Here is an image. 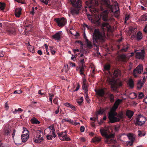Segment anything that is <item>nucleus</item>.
Wrapping results in <instances>:
<instances>
[{
  "label": "nucleus",
  "mask_w": 147,
  "mask_h": 147,
  "mask_svg": "<svg viewBox=\"0 0 147 147\" xmlns=\"http://www.w3.org/2000/svg\"><path fill=\"white\" fill-rule=\"evenodd\" d=\"M122 101V99H117L115 101L111 109L110 112L108 113V118L110 122L113 123L120 121V119L116 117L117 113L115 111L118 106Z\"/></svg>",
  "instance_id": "obj_1"
},
{
  "label": "nucleus",
  "mask_w": 147,
  "mask_h": 147,
  "mask_svg": "<svg viewBox=\"0 0 147 147\" xmlns=\"http://www.w3.org/2000/svg\"><path fill=\"white\" fill-rule=\"evenodd\" d=\"M86 6L85 7L86 13L87 16L88 17L89 20L92 19L90 17L91 15L90 14L86 13L87 11V9L86 8H88L90 11L92 13H96L98 11V9L96 8V7L98 5V2L96 0H89L87 1L86 2Z\"/></svg>",
  "instance_id": "obj_2"
},
{
  "label": "nucleus",
  "mask_w": 147,
  "mask_h": 147,
  "mask_svg": "<svg viewBox=\"0 0 147 147\" xmlns=\"http://www.w3.org/2000/svg\"><path fill=\"white\" fill-rule=\"evenodd\" d=\"M102 2L104 5L109 9L110 12H114V15L115 17L118 18L120 14L119 11V9L118 6V4L116 1H114L115 4L114 6L115 10L113 9L112 6L110 5V1L109 0H102Z\"/></svg>",
  "instance_id": "obj_3"
},
{
  "label": "nucleus",
  "mask_w": 147,
  "mask_h": 147,
  "mask_svg": "<svg viewBox=\"0 0 147 147\" xmlns=\"http://www.w3.org/2000/svg\"><path fill=\"white\" fill-rule=\"evenodd\" d=\"M104 37L100 33L98 29H95L93 34V41L94 44L99 42H103Z\"/></svg>",
  "instance_id": "obj_4"
},
{
  "label": "nucleus",
  "mask_w": 147,
  "mask_h": 147,
  "mask_svg": "<svg viewBox=\"0 0 147 147\" xmlns=\"http://www.w3.org/2000/svg\"><path fill=\"white\" fill-rule=\"evenodd\" d=\"M107 80L109 81V84L111 85V88L113 90H116L117 88L122 85L121 82H118L117 81H115L113 78L111 79L108 78Z\"/></svg>",
  "instance_id": "obj_5"
},
{
  "label": "nucleus",
  "mask_w": 147,
  "mask_h": 147,
  "mask_svg": "<svg viewBox=\"0 0 147 147\" xmlns=\"http://www.w3.org/2000/svg\"><path fill=\"white\" fill-rule=\"evenodd\" d=\"M109 127H105L104 128H101L100 130V131L101 135L106 138H110V137H113L114 135L111 134L109 131Z\"/></svg>",
  "instance_id": "obj_6"
},
{
  "label": "nucleus",
  "mask_w": 147,
  "mask_h": 147,
  "mask_svg": "<svg viewBox=\"0 0 147 147\" xmlns=\"http://www.w3.org/2000/svg\"><path fill=\"white\" fill-rule=\"evenodd\" d=\"M143 66L142 64H140L136 68L134 69L133 74L135 77H138V75L141 74L143 71Z\"/></svg>",
  "instance_id": "obj_7"
},
{
  "label": "nucleus",
  "mask_w": 147,
  "mask_h": 147,
  "mask_svg": "<svg viewBox=\"0 0 147 147\" xmlns=\"http://www.w3.org/2000/svg\"><path fill=\"white\" fill-rule=\"evenodd\" d=\"M136 124L141 126L144 124L146 120V118L141 115H138L136 117Z\"/></svg>",
  "instance_id": "obj_8"
},
{
  "label": "nucleus",
  "mask_w": 147,
  "mask_h": 147,
  "mask_svg": "<svg viewBox=\"0 0 147 147\" xmlns=\"http://www.w3.org/2000/svg\"><path fill=\"white\" fill-rule=\"evenodd\" d=\"M54 21L56 22L58 26L61 28L64 26L67 23L66 20L64 18H55L54 19Z\"/></svg>",
  "instance_id": "obj_9"
},
{
  "label": "nucleus",
  "mask_w": 147,
  "mask_h": 147,
  "mask_svg": "<svg viewBox=\"0 0 147 147\" xmlns=\"http://www.w3.org/2000/svg\"><path fill=\"white\" fill-rule=\"evenodd\" d=\"M136 53L135 57L136 58L139 59H143L144 56V51L142 50L140 51H137L136 50L135 51Z\"/></svg>",
  "instance_id": "obj_10"
},
{
  "label": "nucleus",
  "mask_w": 147,
  "mask_h": 147,
  "mask_svg": "<svg viewBox=\"0 0 147 147\" xmlns=\"http://www.w3.org/2000/svg\"><path fill=\"white\" fill-rule=\"evenodd\" d=\"M49 129H50V134L48 135L47 136V138H51L53 137L54 138L56 137V135L55 134V130L53 125H52L49 126Z\"/></svg>",
  "instance_id": "obj_11"
},
{
  "label": "nucleus",
  "mask_w": 147,
  "mask_h": 147,
  "mask_svg": "<svg viewBox=\"0 0 147 147\" xmlns=\"http://www.w3.org/2000/svg\"><path fill=\"white\" fill-rule=\"evenodd\" d=\"M73 7H81L82 6L81 0H70Z\"/></svg>",
  "instance_id": "obj_12"
},
{
  "label": "nucleus",
  "mask_w": 147,
  "mask_h": 147,
  "mask_svg": "<svg viewBox=\"0 0 147 147\" xmlns=\"http://www.w3.org/2000/svg\"><path fill=\"white\" fill-rule=\"evenodd\" d=\"M109 13L108 10H105L104 11V13L105 14H103L102 19L105 21H109L112 20L113 18L112 17H111L109 18H108L107 13Z\"/></svg>",
  "instance_id": "obj_13"
},
{
  "label": "nucleus",
  "mask_w": 147,
  "mask_h": 147,
  "mask_svg": "<svg viewBox=\"0 0 147 147\" xmlns=\"http://www.w3.org/2000/svg\"><path fill=\"white\" fill-rule=\"evenodd\" d=\"M101 27L102 28L105 27L107 28L108 32H112L114 30L113 28L111 26L107 23H104L102 25Z\"/></svg>",
  "instance_id": "obj_14"
},
{
  "label": "nucleus",
  "mask_w": 147,
  "mask_h": 147,
  "mask_svg": "<svg viewBox=\"0 0 147 147\" xmlns=\"http://www.w3.org/2000/svg\"><path fill=\"white\" fill-rule=\"evenodd\" d=\"M32 27L31 25H26L24 30L25 34L26 35H28L30 33V32H32Z\"/></svg>",
  "instance_id": "obj_15"
},
{
  "label": "nucleus",
  "mask_w": 147,
  "mask_h": 147,
  "mask_svg": "<svg viewBox=\"0 0 147 147\" xmlns=\"http://www.w3.org/2000/svg\"><path fill=\"white\" fill-rule=\"evenodd\" d=\"M23 134L21 135V137H25V138H28L29 134L28 130L25 127H23Z\"/></svg>",
  "instance_id": "obj_16"
},
{
  "label": "nucleus",
  "mask_w": 147,
  "mask_h": 147,
  "mask_svg": "<svg viewBox=\"0 0 147 147\" xmlns=\"http://www.w3.org/2000/svg\"><path fill=\"white\" fill-rule=\"evenodd\" d=\"M70 9V12L73 15H75L78 14L79 13L80 8V7H73Z\"/></svg>",
  "instance_id": "obj_17"
},
{
  "label": "nucleus",
  "mask_w": 147,
  "mask_h": 147,
  "mask_svg": "<svg viewBox=\"0 0 147 147\" xmlns=\"http://www.w3.org/2000/svg\"><path fill=\"white\" fill-rule=\"evenodd\" d=\"M5 33L10 35H14L16 34L15 29L13 28H10L6 30Z\"/></svg>",
  "instance_id": "obj_18"
},
{
  "label": "nucleus",
  "mask_w": 147,
  "mask_h": 147,
  "mask_svg": "<svg viewBox=\"0 0 147 147\" xmlns=\"http://www.w3.org/2000/svg\"><path fill=\"white\" fill-rule=\"evenodd\" d=\"M62 32L59 31L53 36V37L55 40H59L62 35Z\"/></svg>",
  "instance_id": "obj_19"
},
{
  "label": "nucleus",
  "mask_w": 147,
  "mask_h": 147,
  "mask_svg": "<svg viewBox=\"0 0 147 147\" xmlns=\"http://www.w3.org/2000/svg\"><path fill=\"white\" fill-rule=\"evenodd\" d=\"M11 132V129L7 127H5L4 130V133L5 135L9 137L10 135Z\"/></svg>",
  "instance_id": "obj_20"
},
{
  "label": "nucleus",
  "mask_w": 147,
  "mask_h": 147,
  "mask_svg": "<svg viewBox=\"0 0 147 147\" xmlns=\"http://www.w3.org/2000/svg\"><path fill=\"white\" fill-rule=\"evenodd\" d=\"M114 138H106L105 140V142L108 144H115L117 142L116 140L114 139Z\"/></svg>",
  "instance_id": "obj_21"
},
{
  "label": "nucleus",
  "mask_w": 147,
  "mask_h": 147,
  "mask_svg": "<svg viewBox=\"0 0 147 147\" xmlns=\"http://www.w3.org/2000/svg\"><path fill=\"white\" fill-rule=\"evenodd\" d=\"M22 8L19 7L16 8L15 10V16L17 18H19L21 14Z\"/></svg>",
  "instance_id": "obj_22"
},
{
  "label": "nucleus",
  "mask_w": 147,
  "mask_h": 147,
  "mask_svg": "<svg viewBox=\"0 0 147 147\" xmlns=\"http://www.w3.org/2000/svg\"><path fill=\"white\" fill-rule=\"evenodd\" d=\"M134 112L131 110H128L126 112V115L129 119H131L134 115Z\"/></svg>",
  "instance_id": "obj_23"
},
{
  "label": "nucleus",
  "mask_w": 147,
  "mask_h": 147,
  "mask_svg": "<svg viewBox=\"0 0 147 147\" xmlns=\"http://www.w3.org/2000/svg\"><path fill=\"white\" fill-rule=\"evenodd\" d=\"M86 67V66L85 65H81L79 67L80 74L81 75H83L84 76H85L84 72L85 71V69Z\"/></svg>",
  "instance_id": "obj_24"
},
{
  "label": "nucleus",
  "mask_w": 147,
  "mask_h": 147,
  "mask_svg": "<svg viewBox=\"0 0 147 147\" xmlns=\"http://www.w3.org/2000/svg\"><path fill=\"white\" fill-rule=\"evenodd\" d=\"M97 94L100 96L102 97L105 94V92L103 89H100L98 90L95 91Z\"/></svg>",
  "instance_id": "obj_25"
},
{
  "label": "nucleus",
  "mask_w": 147,
  "mask_h": 147,
  "mask_svg": "<svg viewBox=\"0 0 147 147\" xmlns=\"http://www.w3.org/2000/svg\"><path fill=\"white\" fill-rule=\"evenodd\" d=\"M119 57L121 60L123 62H126V59H128L127 55H121Z\"/></svg>",
  "instance_id": "obj_26"
},
{
  "label": "nucleus",
  "mask_w": 147,
  "mask_h": 147,
  "mask_svg": "<svg viewBox=\"0 0 147 147\" xmlns=\"http://www.w3.org/2000/svg\"><path fill=\"white\" fill-rule=\"evenodd\" d=\"M135 37L138 40L141 39L142 38V33L140 32H138L137 33Z\"/></svg>",
  "instance_id": "obj_27"
},
{
  "label": "nucleus",
  "mask_w": 147,
  "mask_h": 147,
  "mask_svg": "<svg viewBox=\"0 0 147 147\" xmlns=\"http://www.w3.org/2000/svg\"><path fill=\"white\" fill-rule=\"evenodd\" d=\"M31 122L32 124H39L40 122L35 117H32L31 120Z\"/></svg>",
  "instance_id": "obj_28"
},
{
  "label": "nucleus",
  "mask_w": 147,
  "mask_h": 147,
  "mask_svg": "<svg viewBox=\"0 0 147 147\" xmlns=\"http://www.w3.org/2000/svg\"><path fill=\"white\" fill-rule=\"evenodd\" d=\"M128 84L131 88H133L134 87V82L132 79H129Z\"/></svg>",
  "instance_id": "obj_29"
},
{
  "label": "nucleus",
  "mask_w": 147,
  "mask_h": 147,
  "mask_svg": "<svg viewBox=\"0 0 147 147\" xmlns=\"http://www.w3.org/2000/svg\"><path fill=\"white\" fill-rule=\"evenodd\" d=\"M144 84L143 83L141 80H139L137 84V88L138 89H140L143 86Z\"/></svg>",
  "instance_id": "obj_30"
},
{
  "label": "nucleus",
  "mask_w": 147,
  "mask_h": 147,
  "mask_svg": "<svg viewBox=\"0 0 147 147\" xmlns=\"http://www.w3.org/2000/svg\"><path fill=\"white\" fill-rule=\"evenodd\" d=\"M137 94L135 92H131L129 95V98L131 99H133L136 98Z\"/></svg>",
  "instance_id": "obj_31"
},
{
  "label": "nucleus",
  "mask_w": 147,
  "mask_h": 147,
  "mask_svg": "<svg viewBox=\"0 0 147 147\" xmlns=\"http://www.w3.org/2000/svg\"><path fill=\"white\" fill-rule=\"evenodd\" d=\"M121 75V71L119 69L115 70L114 73L113 75L114 76H115L116 77H118L119 76H120Z\"/></svg>",
  "instance_id": "obj_32"
},
{
  "label": "nucleus",
  "mask_w": 147,
  "mask_h": 147,
  "mask_svg": "<svg viewBox=\"0 0 147 147\" xmlns=\"http://www.w3.org/2000/svg\"><path fill=\"white\" fill-rule=\"evenodd\" d=\"M58 136L59 137H61L62 138H67V136L65 132H62L60 133H58Z\"/></svg>",
  "instance_id": "obj_33"
},
{
  "label": "nucleus",
  "mask_w": 147,
  "mask_h": 147,
  "mask_svg": "<svg viewBox=\"0 0 147 147\" xmlns=\"http://www.w3.org/2000/svg\"><path fill=\"white\" fill-rule=\"evenodd\" d=\"M140 20L143 21L147 20V13H145L141 17Z\"/></svg>",
  "instance_id": "obj_34"
},
{
  "label": "nucleus",
  "mask_w": 147,
  "mask_h": 147,
  "mask_svg": "<svg viewBox=\"0 0 147 147\" xmlns=\"http://www.w3.org/2000/svg\"><path fill=\"white\" fill-rule=\"evenodd\" d=\"M109 98L111 102H113L114 101V97L113 94H108Z\"/></svg>",
  "instance_id": "obj_35"
},
{
  "label": "nucleus",
  "mask_w": 147,
  "mask_h": 147,
  "mask_svg": "<svg viewBox=\"0 0 147 147\" xmlns=\"http://www.w3.org/2000/svg\"><path fill=\"white\" fill-rule=\"evenodd\" d=\"M37 138H42V135L43 133L40 130H38L37 131Z\"/></svg>",
  "instance_id": "obj_36"
},
{
  "label": "nucleus",
  "mask_w": 147,
  "mask_h": 147,
  "mask_svg": "<svg viewBox=\"0 0 147 147\" xmlns=\"http://www.w3.org/2000/svg\"><path fill=\"white\" fill-rule=\"evenodd\" d=\"M130 139V138H129ZM131 139L129 141H127L126 142V144L127 146H128L129 144V146H131L133 144V142L135 140V138H131Z\"/></svg>",
  "instance_id": "obj_37"
},
{
  "label": "nucleus",
  "mask_w": 147,
  "mask_h": 147,
  "mask_svg": "<svg viewBox=\"0 0 147 147\" xmlns=\"http://www.w3.org/2000/svg\"><path fill=\"white\" fill-rule=\"evenodd\" d=\"M28 49L29 51H30L32 53L34 52V47L30 45H28Z\"/></svg>",
  "instance_id": "obj_38"
},
{
  "label": "nucleus",
  "mask_w": 147,
  "mask_h": 147,
  "mask_svg": "<svg viewBox=\"0 0 147 147\" xmlns=\"http://www.w3.org/2000/svg\"><path fill=\"white\" fill-rule=\"evenodd\" d=\"M82 89L84 90L85 93H88V89L87 86L85 84H83L82 86Z\"/></svg>",
  "instance_id": "obj_39"
},
{
  "label": "nucleus",
  "mask_w": 147,
  "mask_h": 147,
  "mask_svg": "<svg viewBox=\"0 0 147 147\" xmlns=\"http://www.w3.org/2000/svg\"><path fill=\"white\" fill-rule=\"evenodd\" d=\"M34 141L36 143H39L44 140L43 138H33Z\"/></svg>",
  "instance_id": "obj_40"
},
{
  "label": "nucleus",
  "mask_w": 147,
  "mask_h": 147,
  "mask_svg": "<svg viewBox=\"0 0 147 147\" xmlns=\"http://www.w3.org/2000/svg\"><path fill=\"white\" fill-rule=\"evenodd\" d=\"M117 117H118L119 119H122L123 118L124 115L123 112L122 111L119 112L118 114L117 113Z\"/></svg>",
  "instance_id": "obj_41"
},
{
  "label": "nucleus",
  "mask_w": 147,
  "mask_h": 147,
  "mask_svg": "<svg viewBox=\"0 0 147 147\" xmlns=\"http://www.w3.org/2000/svg\"><path fill=\"white\" fill-rule=\"evenodd\" d=\"M130 18H131L130 14L127 13L125 14V20L124 21L125 23H126L127 21L129 20Z\"/></svg>",
  "instance_id": "obj_42"
},
{
  "label": "nucleus",
  "mask_w": 147,
  "mask_h": 147,
  "mask_svg": "<svg viewBox=\"0 0 147 147\" xmlns=\"http://www.w3.org/2000/svg\"><path fill=\"white\" fill-rule=\"evenodd\" d=\"M86 42L88 47L91 48L92 47V45L91 42L89 41L88 39L86 40Z\"/></svg>",
  "instance_id": "obj_43"
},
{
  "label": "nucleus",
  "mask_w": 147,
  "mask_h": 147,
  "mask_svg": "<svg viewBox=\"0 0 147 147\" xmlns=\"http://www.w3.org/2000/svg\"><path fill=\"white\" fill-rule=\"evenodd\" d=\"M125 135L127 136L128 138H133V134L131 133H129L127 134H121V135L120 136V137H121L122 136Z\"/></svg>",
  "instance_id": "obj_44"
},
{
  "label": "nucleus",
  "mask_w": 147,
  "mask_h": 147,
  "mask_svg": "<svg viewBox=\"0 0 147 147\" xmlns=\"http://www.w3.org/2000/svg\"><path fill=\"white\" fill-rule=\"evenodd\" d=\"M83 101V97H81L80 99H77V102L79 105H81L82 104Z\"/></svg>",
  "instance_id": "obj_45"
},
{
  "label": "nucleus",
  "mask_w": 147,
  "mask_h": 147,
  "mask_svg": "<svg viewBox=\"0 0 147 147\" xmlns=\"http://www.w3.org/2000/svg\"><path fill=\"white\" fill-rule=\"evenodd\" d=\"M108 108H106V109H102L99 110L97 112L98 114H102Z\"/></svg>",
  "instance_id": "obj_46"
},
{
  "label": "nucleus",
  "mask_w": 147,
  "mask_h": 147,
  "mask_svg": "<svg viewBox=\"0 0 147 147\" xmlns=\"http://www.w3.org/2000/svg\"><path fill=\"white\" fill-rule=\"evenodd\" d=\"M101 138H92V141L96 144L98 143L101 140Z\"/></svg>",
  "instance_id": "obj_47"
},
{
  "label": "nucleus",
  "mask_w": 147,
  "mask_h": 147,
  "mask_svg": "<svg viewBox=\"0 0 147 147\" xmlns=\"http://www.w3.org/2000/svg\"><path fill=\"white\" fill-rule=\"evenodd\" d=\"M138 136L140 137H142L144 136L145 134V133L144 131H141L140 130L138 131Z\"/></svg>",
  "instance_id": "obj_48"
},
{
  "label": "nucleus",
  "mask_w": 147,
  "mask_h": 147,
  "mask_svg": "<svg viewBox=\"0 0 147 147\" xmlns=\"http://www.w3.org/2000/svg\"><path fill=\"white\" fill-rule=\"evenodd\" d=\"M5 6V4L4 3L0 2V9L1 10H3Z\"/></svg>",
  "instance_id": "obj_49"
},
{
  "label": "nucleus",
  "mask_w": 147,
  "mask_h": 147,
  "mask_svg": "<svg viewBox=\"0 0 147 147\" xmlns=\"http://www.w3.org/2000/svg\"><path fill=\"white\" fill-rule=\"evenodd\" d=\"M28 138H21L20 140L22 141L20 143H17L15 142V144H16L20 145L22 144V142H24L26 141H27L28 140Z\"/></svg>",
  "instance_id": "obj_50"
},
{
  "label": "nucleus",
  "mask_w": 147,
  "mask_h": 147,
  "mask_svg": "<svg viewBox=\"0 0 147 147\" xmlns=\"http://www.w3.org/2000/svg\"><path fill=\"white\" fill-rule=\"evenodd\" d=\"M140 1L144 6L147 7V0H140Z\"/></svg>",
  "instance_id": "obj_51"
},
{
  "label": "nucleus",
  "mask_w": 147,
  "mask_h": 147,
  "mask_svg": "<svg viewBox=\"0 0 147 147\" xmlns=\"http://www.w3.org/2000/svg\"><path fill=\"white\" fill-rule=\"evenodd\" d=\"M85 98L86 100V101L88 103H89L90 102V100L88 96V93H85Z\"/></svg>",
  "instance_id": "obj_52"
},
{
  "label": "nucleus",
  "mask_w": 147,
  "mask_h": 147,
  "mask_svg": "<svg viewBox=\"0 0 147 147\" xmlns=\"http://www.w3.org/2000/svg\"><path fill=\"white\" fill-rule=\"evenodd\" d=\"M144 96V94L142 92H140L139 93L138 96V98L139 99H142Z\"/></svg>",
  "instance_id": "obj_53"
},
{
  "label": "nucleus",
  "mask_w": 147,
  "mask_h": 147,
  "mask_svg": "<svg viewBox=\"0 0 147 147\" xmlns=\"http://www.w3.org/2000/svg\"><path fill=\"white\" fill-rule=\"evenodd\" d=\"M110 66L109 64L105 65L104 67V71L108 70L110 68Z\"/></svg>",
  "instance_id": "obj_54"
},
{
  "label": "nucleus",
  "mask_w": 147,
  "mask_h": 147,
  "mask_svg": "<svg viewBox=\"0 0 147 147\" xmlns=\"http://www.w3.org/2000/svg\"><path fill=\"white\" fill-rule=\"evenodd\" d=\"M23 111V110L21 108H18V109H15V111L13 112V113L14 114H16L17 113V112H22Z\"/></svg>",
  "instance_id": "obj_55"
},
{
  "label": "nucleus",
  "mask_w": 147,
  "mask_h": 147,
  "mask_svg": "<svg viewBox=\"0 0 147 147\" xmlns=\"http://www.w3.org/2000/svg\"><path fill=\"white\" fill-rule=\"evenodd\" d=\"M134 54V53L133 52H132L130 53H128L127 55V59H128L130 57L133 56Z\"/></svg>",
  "instance_id": "obj_56"
},
{
  "label": "nucleus",
  "mask_w": 147,
  "mask_h": 147,
  "mask_svg": "<svg viewBox=\"0 0 147 147\" xmlns=\"http://www.w3.org/2000/svg\"><path fill=\"white\" fill-rule=\"evenodd\" d=\"M129 48L128 46H127L126 47H123L121 50V51H122L126 52L127 50Z\"/></svg>",
  "instance_id": "obj_57"
},
{
  "label": "nucleus",
  "mask_w": 147,
  "mask_h": 147,
  "mask_svg": "<svg viewBox=\"0 0 147 147\" xmlns=\"http://www.w3.org/2000/svg\"><path fill=\"white\" fill-rule=\"evenodd\" d=\"M69 107L71 108L73 110L76 111V107L74 106H73L71 104Z\"/></svg>",
  "instance_id": "obj_58"
},
{
  "label": "nucleus",
  "mask_w": 147,
  "mask_h": 147,
  "mask_svg": "<svg viewBox=\"0 0 147 147\" xmlns=\"http://www.w3.org/2000/svg\"><path fill=\"white\" fill-rule=\"evenodd\" d=\"M58 99L57 98H55L53 100V102L56 104H58Z\"/></svg>",
  "instance_id": "obj_59"
},
{
  "label": "nucleus",
  "mask_w": 147,
  "mask_h": 147,
  "mask_svg": "<svg viewBox=\"0 0 147 147\" xmlns=\"http://www.w3.org/2000/svg\"><path fill=\"white\" fill-rule=\"evenodd\" d=\"M22 93V91L21 90H16L13 92L14 94H21Z\"/></svg>",
  "instance_id": "obj_60"
},
{
  "label": "nucleus",
  "mask_w": 147,
  "mask_h": 147,
  "mask_svg": "<svg viewBox=\"0 0 147 147\" xmlns=\"http://www.w3.org/2000/svg\"><path fill=\"white\" fill-rule=\"evenodd\" d=\"M80 130L81 132H83L85 130V127L84 126H81L80 128Z\"/></svg>",
  "instance_id": "obj_61"
},
{
  "label": "nucleus",
  "mask_w": 147,
  "mask_h": 147,
  "mask_svg": "<svg viewBox=\"0 0 147 147\" xmlns=\"http://www.w3.org/2000/svg\"><path fill=\"white\" fill-rule=\"evenodd\" d=\"M84 59L80 60V63L81 65H85L84 64Z\"/></svg>",
  "instance_id": "obj_62"
},
{
  "label": "nucleus",
  "mask_w": 147,
  "mask_h": 147,
  "mask_svg": "<svg viewBox=\"0 0 147 147\" xmlns=\"http://www.w3.org/2000/svg\"><path fill=\"white\" fill-rule=\"evenodd\" d=\"M49 0H40V1L41 2L44 3L45 4H48V1Z\"/></svg>",
  "instance_id": "obj_63"
},
{
  "label": "nucleus",
  "mask_w": 147,
  "mask_h": 147,
  "mask_svg": "<svg viewBox=\"0 0 147 147\" xmlns=\"http://www.w3.org/2000/svg\"><path fill=\"white\" fill-rule=\"evenodd\" d=\"M71 105V104H70L68 102H66L64 104V105L67 107H69Z\"/></svg>",
  "instance_id": "obj_64"
}]
</instances>
